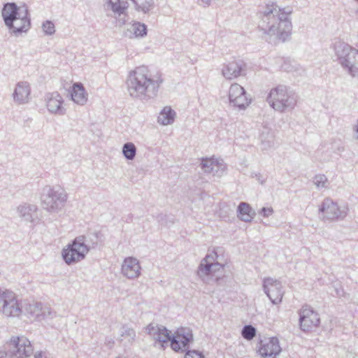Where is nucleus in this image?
Listing matches in <instances>:
<instances>
[{"mask_svg":"<svg viewBox=\"0 0 358 358\" xmlns=\"http://www.w3.org/2000/svg\"><path fill=\"white\" fill-rule=\"evenodd\" d=\"M343 150H344V148H343V147H339V148H338V151H343Z\"/></svg>","mask_w":358,"mask_h":358,"instance_id":"nucleus-48","label":"nucleus"},{"mask_svg":"<svg viewBox=\"0 0 358 358\" xmlns=\"http://www.w3.org/2000/svg\"><path fill=\"white\" fill-rule=\"evenodd\" d=\"M263 288L265 294L273 304L281 303L284 292L281 282L272 278H266L263 281Z\"/></svg>","mask_w":358,"mask_h":358,"instance_id":"nucleus-13","label":"nucleus"},{"mask_svg":"<svg viewBox=\"0 0 358 358\" xmlns=\"http://www.w3.org/2000/svg\"><path fill=\"white\" fill-rule=\"evenodd\" d=\"M30 91V87L27 82L21 81L17 83L13 94L14 101L17 104L27 103Z\"/></svg>","mask_w":358,"mask_h":358,"instance_id":"nucleus-20","label":"nucleus"},{"mask_svg":"<svg viewBox=\"0 0 358 358\" xmlns=\"http://www.w3.org/2000/svg\"><path fill=\"white\" fill-rule=\"evenodd\" d=\"M229 103L238 109H244L250 103L245 89L238 83L232 84L229 90Z\"/></svg>","mask_w":358,"mask_h":358,"instance_id":"nucleus-15","label":"nucleus"},{"mask_svg":"<svg viewBox=\"0 0 358 358\" xmlns=\"http://www.w3.org/2000/svg\"><path fill=\"white\" fill-rule=\"evenodd\" d=\"M87 253V249L83 245V242H80V238L76 237L71 243L62 250V255L64 262L71 265L84 259Z\"/></svg>","mask_w":358,"mask_h":358,"instance_id":"nucleus-9","label":"nucleus"},{"mask_svg":"<svg viewBox=\"0 0 358 358\" xmlns=\"http://www.w3.org/2000/svg\"><path fill=\"white\" fill-rule=\"evenodd\" d=\"M162 83V79L152 77L145 66H138L129 71L126 79L129 95L141 101H148L155 98Z\"/></svg>","mask_w":358,"mask_h":358,"instance_id":"nucleus-2","label":"nucleus"},{"mask_svg":"<svg viewBox=\"0 0 358 358\" xmlns=\"http://www.w3.org/2000/svg\"><path fill=\"white\" fill-rule=\"evenodd\" d=\"M25 13H29L27 8L25 6L19 7L14 2L5 3L1 10L2 17L6 27L13 26V21L17 17L23 16Z\"/></svg>","mask_w":358,"mask_h":358,"instance_id":"nucleus-16","label":"nucleus"},{"mask_svg":"<svg viewBox=\"0 0 358 358\" xmlns=\"http://www.w3.org/2000/svg\"><path fill=\"white\" fill-rule=\"evenodd\" d=\"M217 258V255L215 252H213L210 254H208L206 257L201 262H205L208 263L210 264H214L215 262V259Z\"/></svg>","mask_w":358,"mask_h":358,"instance_id":"nucleus-40","label":"nucleus"},{"mask_svg":"<svg viewBox=\"0 0 358 358\" xmlns=\"http://www.w3.org/2000/svg\"><path fill=\"white\" fill-rule=\"evenodd\" d=\"M285 65H286V64H284V65L282 66V68L284 70H285V71H289L288 69H287V68L285 67Z\"/></svg>","mask_w":358,"mask_h":358,"instance_id":"nucleus-47","label":"nucleus"},{"mask_svg":"<svg viewBox=\"0 0 358 358\" xmlns=\"http://www.w3.org/2000/svg\"><path fill=\"white\" fill-rule=\"evenodd\" d=\"M37 210L38 207L36 205L27 203H22L17 208V212L19 216L23 220L29 222L34 221Z\"/></svg>","mask_w":358,"mask_h":358,"instance_id":"nucleus-21","label":"nucleus"},{"mask_svg":"<svg viewBox=\"0 0 358 358\" xmlns=\"http://www.w3.org/2000/svg\"><path fill=\"white\" fill-rule=\"evenodd\" d=\"M255 215V212L248 203L241 202L238 206L237 216L241 220L250 222L253 219Z\"/></svg>","mask_w":358,"mask_h":358,"instance_id":"nucleus-25","label":"nucleus"},{"mask_svg":"<svg viewBox=\"0 0 358 358\" xmlns=\"http://www.w3.org/2000/svg\"><path fill=\"white\" fill-rule=\"evenodd\" d=\"M107 9H110L115 14H124L129 6L127 0H106Z\"/></svg>","mask_w":358,"mask_h":358,"instance_id":"nucleus-26","label":"nucleus"},{"mask_svg":"<svg viewBox=\"0 0 358 358\" xmlns=\"http://www.w3.org/2000/svg\"><path fill=\"white\" fill-rule=\"evenodd\" d=\"M141 266L139 261L133 257H126L122 265V273L129 279H134L141 275Z\"/></svg>","mask_w":358,"mask_h":358,"instance_id":"nucleus-18","label":"nucleus"},{"mask_svg":"<svg viewBox=\"0 0 358 358\" xmlns=\"http://www.w3.org/2000/svg\"><path fill=\"white\" fill-rule=\"evenodd\" d=\"M29 14H24L20 17H17L13 21V26L7 27L9 31L15 35H18L22 32H26L30 27Z\"/></svg>","mask_w":358,"mask_h":358,"instance_id":"nucleus-22","label":"nucleus"},{"mask_svg":"<svg viewBox=\"0 0 358 358\" xmlns=\"http://www.w3.org/2000/svg\"><path fill=\"white\" fill-rule=\"evenodd\" d=\"M320 217L327 220H336L343 218L346 213L341 210L336 203L329 198H326L319 208Z\"/></svg>","mask_w":358,"mask_h":358,"instance_id":"nucleus-12","label":"nucleus"},{"mask_svg":"<svg viewBox=\"0 0 358 358\" xmlns=\"http://www.w3.org/2000/svg\"><path fill=\"white\" fill-rule=\"evenodd\" d=\"M34 358H47V357L42 351H40V352H37L34 355Z\"/></svg>","mask_w":358,"mask_h":358,"instance_id":"nucleus-45","label":"nucleus"},{"mask_svg":"<svg viewBox=\"0 0 358 358\" xmlns=\"http://www.w3.org/2000/svg\"><path fill=\"white\" fill-rule=\"evenodd\" d=\"M166 218V215H163V214H159L157 217V220L158 222L160 223V224H162V225H166V223L164 222V220Z\"/></svg>","mask_w":358,"mask_h":358,"instance_id":"nucleus-42","label":"nucleus"},{"mask_svg":"<svg viewBox=\"0 0 358 358\" xmlns=\"http://www.w3.org/2000/svg\"><path fill=\"white\" fill-rule=\"evenodd\" d=\"M226 168V164L224 163L223 160L218 161L216 159L215 166H213V169L211 171V175L214 177L220 178L224 174Z\"/></svg>","mask_w":358,"mask_h":358,"instance_id":"nucleus-33","label":"nucleus"},{"mask_svg":"<svg viewBox=\"0 0 358 358\" xmlns=\"http://www.w3.org/2000/svg\"><path fill=\"white\" fill-rule=\"evenodd\" d=\"M258 352L264 358H275L281 352L278 339L271 337L262 340Z\"/></svg>","mask_w":358,"mask_h":358,"instance_id":"nucleus-17","label":"nucleus"},{"mask_svg":"<svg viewBox=\"0 0 358 358\" xmlns=\"http://www.w3.org/2000/svg\"><path fill=\"white\" fill-rule=\"evenodd\" d=\"M71 99L79 105H84L87 100L85 88L81 83H75L71 92Z\"/></svg>","mask_w":358,"mask_h":358,"instance_id":"nucleus-24","label":"nucleus"},{"mask_svg":"<svg viewBox=\"0 0 358 358\" xmlns=\"http://www.w3.org/2000/svg\"><path fill=\"white\" fill-rule=\"evenodd\" d=\"M136 10L143 13H148L154 7V0H130Z\"/></svg>","mask_w":358,"mask_h":358,"instance_id":"nucleus-30","label":"nucleus"},{"mask_svg":"<svg viewBox=\"0 0 358 358\" xmlns=\"http://www.w3.org/2000/svg\"><path fill=\"white\" fill-rule=\"evenodd\" d=\"M291 13L289 8H281L276 3H268L258 13L259 27L270 40L273 38V43L285 42L289 38L292 29Z\"/></svg>","mask_w":358,"mask_h":358,"instance_id":"nucleus-1","label":"nucleus"},{"mask_svg":"<svg viewBox=\"0 0 358 358\" xmlns=\"http://www.w3.org/2000/svg\"><path fill=\"white\" fill-rule=\"evenodd\" d=\"M120 336L122 338L121 341L125 339L128 343H131L135 340L136 331L127 326H123L120 329Z\"/></svg>","mask_w":358,"mask_h":358,"instance_id":"nucleus-32","label":"nucleus"},{"mask_svg":"<svg viewBox=\"0 0 358 358\" xmlns=\"http://www.w3.org/2000/svg\"><path fill=\"white\" fill-rule=\"evenodd\" d=\"M358 1V0H357Z\"/></svg>","mask_w":358,"mask_h":358,"instance_id":"nucleus-50","label":"nucleus"},{"mask_svg":"<svg viewBox=\"0 0 358 358\" xmlns=\"http://www.w3.org/2000/svg\"><path fill=\"white\" fill-rule=\"evenodd\" d=\"M212 264L205 262H201L199 264L197 275L202 280V281L207 284H210L215 282L213 269H211Z\"/></svg>","mask_w":358,"mask_h":358,"instance_id":"nucleus-23","label":"nucleus"},{"mask_svg":"<svg viewBox=\"0 0 358 358\" xmlns=\"http://www.w3.org/2000/svg\"><path fill=\"white\" fill-rule=\"evenodd\" d=\"M334 51L341 66L352 76H358V50L339 41L335 43Z\"/></svg>","mask_w":358,"mask_h":358,"instance_id":"nucleus-6","label":"nucleus"},{"mask_svg":"<svg viewBox=\"0 0 358 358\" xmlns=\"http://www.w3.org/2000/svg\"><path fill=\"white\" fill-rule=\"evenodd\" d=\"M247 65L241 59H234L223 65L222 75L227 80H232L246 74Z\"/></svg>","mask_w":358,"mask_h":358,"instance_id":"nucleus-14","label":"nucleus"},{"mask_svg":"<svg viewBox=\"0 0 358 358\" xmlns=\"http://www.w3.org/2000/svg\"><path fill=\"white\" fill-rule=\"evenodd\" d=\"M42 28L46 35H52L55 32V25L50 20L44 22L42 24Z\"/></svg>","mask_w":358,"mask_h":358,"instance_id":"nucleus-36","label":"nucleus"},{"mask_svg":"<svg viewBox=\"0 0 358 358\" xmlns=\"http://www.w3.org/2000/svg\"><path fill=\"white\" fill-rule=\"evenodd\" d=\"M0 313L6 317H20L22 315V303H20L13 292L0 289Z\"/></svg>","mask_w":358,"mask_h":358,"instance_id":"nucleus-8","label":"nucleus"},{"mask_svg":"<svg viewBox=\"0 0 358 358\" xmlns=\"http://www.w3.org/2000/svg\"><path fill=\"white\" fill-rule=\"evenodd\" d=\"M256 329L252 325H245L241 331V335L243 338L250 341L256 336Z\"/></svg>","mask_w":358,"mask_h":358,"instance_id":"nucleus-34","label":"nucleus"},{"mask_svg":"<svg viewBox=\"0 0 358 358\" xmlns=\"http://www.w3.org/2000/svg\"><path fill=\"white\" fill-rule=\"evenodd\" d=\"M33 352L34 348L27 337L15 336L6 344L4 350L0 351V358H26Z\"/></svg>","mask_w":358,"mask_h":358,"instance_id":"nucleus-7","label":"nucleus"},{"mask_svg":"<svg viewBox=\"0 0 358 358\" xmlns=\"http://www.w3.org/2000/svg\"><path fill=\"white\" fill-rule=\"evenodd\" d=\"M299 326L303 331H309L320 324L319 315L308 305L302 306L299 310Z\"/></svg>","mask_w":358,"mask_h":358,"instance_id":"nucleus-11","label":"nucleus"},{"mask_svg":"<svg viewBox=\"0 0 358 358\" xmlns=\"http://www.w3.org/2000/svg\"><path fill=\"white\" fill-rule=\"evenodd\" d=\"M122 154L128 160H133L136 154V148L133 143H126L122 147Z\"/></svg>","mask_w":358,"mask_h":358,"instance_id":"nucleus-31","label":"nucleus"},{"mask_svg":"<svg viewBox=\"0 0 358 358\" xmlns=\"http://www.w3.org/2000/svg\"><path fill=\"white\" fill-rule=\"evenodd\" d=\"M45 99L48 110L50 113L59 115H64L66 110L62 106L64 101L58 92H55L47 94Z\"/></svg>","mask_w":358,"mask_h":358,"instance_id":"nucleus-19","label":"nucleus"},{"mask_svg":"<svg viewBox=\"0 0 358 358\" xmlns=\"http://www.w3.org/2000/svg\"><path fill=\"white\" fill-rule=\"evenodd\" d=\"M77 238H80V242H83V245L86 246L88 252L91 248L97 245L99 241V234L97 232L90 233L85 236H79Z\"/></svg>","mask_w":358,"mask_h":358,"instance_id":"nucleus-29","label":"nucleus"},{"mask_svg":"<svg viewBox=\"0 0 358 358\" xmlns=\"http://www.w3.org/2000/svg\"><path fill=\"white\" fill-rule=\"evenodd\" d=\"M215 160L216 159L213 158L203 159L200 164L201 169L204 171V173L211 174L213 166H215Z\"/></svg>","mask_w":358,"mask_h":358,"instance_id":"nucleus-35","label":"nucleus"},{"mask_svg":"<svg viewBox=\"0 0 358 358\" xmlns=\"http://www.w3.org/2000/svg\"><path fill=\"white\" fill-rule=\"evenodd\" d=\"M176 115L170 106H165L158 116V122L162 125L171 124L174 122Z\"/></svg>","mask_w":358,"mask_h":358,"instance_id":"nucleus-28","label":"nucleus"},{"mask_svg":"<svg viewBox=\"0 0 358 358\" xmlns=\"http://www.w3.org/2000/svg\"><path fill=\"white\" fill-rule=\"evenodd\" d=\"M213 0H198V3L203 7L209 6Z\"/></svg>","mask_w":358,"mask_h":358,"instance_id":"nucleus-43","label":"nucleus"},{"mask_svg":"<svg viewBox=\"0 0 358 358\" xmlns=\"http://www.w3.org/2000/svg\"><path fill=\"white\" fill-rule=\"evenodd\" d=\"M327 178L324 175H317L314 178L313 182L317 187H324Z\"/></svg>","mask_w":358,"mask_h":358,"instance_id":"nucleus-38","label":"nucleus"},{"mask_svg":"<svg viewBox=\"0 0 358 358\" xmlns=\"http://www.w3.org/2000/svg\"><path fill=\"white\" fill-rule=\"evenodd\" d=\"M22 315L30 320L41 321L53 318L56 313L50 307H43L41 302L32 301L22 304Z\"/></svg>","mask_w":358,"mask_h":358,"instance_id":"nucleus-10","label":"nucleus"},{"mask_svg":"<svg viewBox=\"0 0 358 358\" xmlns=\"http://www.w3.org/2000/svg\"><path fill=\"white\" fill-rule=\"evenodd\" d=\"M354 131H355V136L356 138L358 139V120H357V122L356 125L355 126Z\"/></svg>","mask_w":358,"mask_h":358,"instance_id":"nucleus-46","label":"nucleus"},{"mask_svg":"<svg viewBox=\"0 0 358 358\" xmlns=\"http://www.w3.org/2000/svg\"><path fill=\"white\" fill-rule=\"evenodd\" d=\"M127 31L130 34L128 36L131 37L133 35L135 37H143L147 34V26L140 22H134L132 24H129Z\"/></svg>","mask_w":358,"mask_h":358,"instance_id":"nucleus-27","label":"nucleus"},{"mask_svg":"<svg viewBox=\"0 0 358 358\" xmlns=\"http://www.w3.org/2000/svg\"><path fill=\"white\" fill-rule=\"evenodd\" d=\"M117 358H122V357H117Z\"/></svg>","mask_w":358,"mask_h":358,"instance_id":"nucleus-49","label":"nucleus"},{"mask_svg":"<svg viewBox=\"0 0 358 358\" xmlns=\"http://www.w3.org/2000/svg\"><path fill=\"white\" fill-rule=\"evenodd\" d=\"M148 334L156 341L162 343L170 342L171 348L176 352L187 350L189 345L193 342V334L189 328L181 327L178 329L174 335L165 327L158 324H150L146 327Z\"/></svg>","mask_w":358,"mask_h":358,"instance_id":"nucleus-3","label":"nucleus"},{"mask_svg":"<svg viewBox=\"0 0 358 358\" xmlns=\"http://www.w3.org/2000/svg\"><path fill=\"white\" fill-rule=\"evenodd\" d=\"M40 200L44 210L56 213L60 211L67 201L65 190L59 186H45L41 192Z\"/></svg>","mask_w":358,"mask_h":358,"instance_id":"nucleus-5","label":"nucleus"},{"mask_svg":"<svg viewBox=\"0 0 358 358\" xmlns=\"http://www.w3.org/2000/svg\"><path fill=\"white\" fill-rule=\"evenodd\" d=\"M273 212V210L272 208L263 207L259 211V215H262L264 217H267L269 215H272Z\"/></svg>","mask_w":358,"mask_h":358,"instance_id":"nucleus-41","label":"nucleus"},{"mask_svg":"<svg viewBox=\"0 0 358 358\" xmlns=\"http://www.w3.org/2000/svg\"><path fill=\"white\" fill-rule=\"evenodd\" d=\"M224 268V264H220L217 262L212 264L211 269H213V273H214L215 280L217 282L220 278V273Z\"/></svg>","mask_w":358,"mask_h":358,"instance_id":"nucleus-37","label":"nucleus"},{"mask_svg":"<svg viewBox=\"0 0 358 358\" xmlns=\"http://www.w3.org/2000/svg\"><path fill=\"white\" fill-rule=\"evenodd\" d=\"M186 354L185 358H204L203 355L198 350H185Z\"/></svg>","mask_w":358,"mask_h":358,"instance_id":"nucleus-39","label":"nucleus"},{"mask_svg":"<svg viewBox=\"0 0 358 358\" xmlns=\"http://www.w3.org/2000/svg\"><path fill=\"white\" fill-rule=\"evenodd\" d=\"M262 149L266 150V149H268L271 147L272 143L270 141H263V139L262 138Z\"/></svg>","mask_w":358,"mask_h":358,"instance_id":"nucleus-44","label":"nucleus"},{"mask_svg":"<svg viewBox=\"0 0 358 358\" xmlns=\"http://www.w3.org/2000/svg\"><path fill=\"white\" fill-rule=\"evenodd\" d=\"M266 101L275 110L282 113L295 107L297 95L287 86L280 85L270 90Z\"/></svg>","mask_w":358,"mask_h":358,"instance_id":"nucleus-4","label":"nucleus"}]
</instances>
